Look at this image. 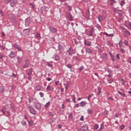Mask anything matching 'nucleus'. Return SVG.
Listing matches in <instances>:
<instances>
[{
  "instance_id": "obj_25",
  "label": "nucleus",
  "mask_w": 131,
  "mask_h": 131,
  "mask_svg": "<svg viewBox=\"0 0 131 131\" xmlns=\"http://www.w3.org/2000/svg\"><path fill=\"white\" fill-rule=\"evenodd\" d=\"M35 37H36V38H37L38 39H40V34H39V33H37Z\"/></svg>"
},
{
  "instance_id": "obj_56",
  "label": "nucleus",
  "mask_w": 131,
  "mask_h": 131,
  "mask_svg": "<svg viewBox=\"0 0 131 131\" xmlns=\"http://www.w3.org/2000/svg\"><path fill=\"white\" fill-rule=\"evenodd\" d=\"M94 128H95V129H98L99 128V125H98V124L95 125L94 126Z\"/></svg>"
},
{
  "instance_id": "obj_9",
  "label": "nucleus",
  "mask_w": 131,
  "mask_h": 131,
  "mask_svg": "<svg viewBox=\"0 0 131 131\" xmlns=\"http://www.w3.org/2000/svg\"><path fill=\"white\" fill-rule=\"evenodd\" d=\"M35 107L37 110H40L41 109V104L39 102H37L35 104Z\"/></svg>"
},
{
  "instance_id": "obj_39",
  "label": "nucleus",
  "mask_w": 131,
  "mask_h": 131,
  "mask_svg": "<svg viewBox=\"0 0 131 131\" xmlns=\"http://www.w3.org/2000/svg\"><path fill=\"white\" fill-rule=\"evenodd\" d=\"M118 94H119V95H121L122 96V97H125V93H122L120 91H118Z\"/></svg>"
},
{
  "instance_id": "obj_59",
  "label": "nucleus",
  "mask_w": 131,
  "mask_h": 131,
  "mask_svg": "<svg viewBox=\"0 0 131 131\" xmlns=\"http://www.w3.org/2000/svg\"><path fill=\"white\" fill-rule=\"evenodd\" d=\"M71 97H72L73 100H76V98H75V95L73 94V95L71 96Z\"/></svg>"
},
{
  "instance_id": "obj_23",
  "label": "nucleus",
  "mask_w": 131,
  "mask_h": 131,
  "mask_svg": "<svg viewBox=\"0 0 131 131\" xmlns=\"http://www.w3.org/2000/svg\"><path fill=\"white\" fill-rule=\"evenodd\" d=\"M55 61H60V56L58 55H55Z\"/></svg>"
},
{
  "instance_id": "obj_60",
  "label": "nucleus",
  "mask_w": 131,
  "mask_h": 131,
  "mask_svg": "<svg viewBox=\"0 0 131 131\" xmlns=\"http://www.w3.org/2000/svg\"><path fill=\"white\" fill-rule=\"evenodd\" d=\"M11 76H12V77H14V78L17 77V75H16V74H15V73H13Z\"/></svg>"
},
{
  "instance_id": "obj_41",
  "label": "nucleus",
  "mask_w": 131,
  "mask_h": 131,
  "mask_svg": "<svg viewBox=\"0 0 131 131\" xmlns=\"http://www.w3.org/2000/svg\"><path fill=\"white\" fill-rule=\"evenodd\" d=\"M101 126H100V128L99 129V130H101V129H103V128H104V123H101Z\"/></svg>"
},
{
  "instance_id": "obj_46",
  "label": "nucleus",
  "mask_w": 131,
  "mask_h": 131,
  "mask_svg": "<svg viewBox=\"0 0 131 131\" xmlns=\"http://www.w3.org/2000/svg\"><path fill=\"white\" fill-rule=\"evenodd\" d=\"M3 58H4V55L0 52V61L1 60H2V61H3Z\"/></svg>"
},
{
  "instance_id": "obj_12",
  "label": "nucleus",
  "mask_w": 131,
  "mask_h": 131,
  "mask_svg": "<svg viewBox=\"0 0 131 131\" xmlns=\"http://www.w3.org/2000/svg\"><path fill=\"white\" fill-rule=\"evenodd\" d=\"M58 51H59L60 54L64 51V47L61 44H58Z\"/></svg>"
},
{
  "instance_id": "obj_43",
  "label": "nucleus",
  "mask_w": 131,
  "mask_h": 131,
  "mask_svg": "<svg viewBox=\"0 0 131 131\" xmlns=\"http://www.w3.org/2000/svg\"><path fill=\"white\" fill-rule=\"evenodd\" d=\"M101 93V89L100 88H98V92L97 93V95L99 96V95H100Z\"/></svg>"
},
{
  "instance_id": "obj_20",
  "label": "nucleus",
  "mask_w": 131,
  "mask_h": 131,
  "mask_svg": "<svg viewBox=\"0 0 131 131\" xmlns=\"http://www.w3.org/2000/svg\"><path fill=\"white\" fill-rule=\"evenodd\" d=\"M85 51H86V53H88V54H92V53H93V51L90 49V48H86Z\"/></svg>"
},
{
  "instance_id": "obj_64",
  "label": "nucleus",
  "mask_w": 131,
  "mask_h": 131,
  "mask_svg": "<svg viewBox=\"0 0 131 131\" xmlns=\"http://www.w3.org/2000/svg\"><path fill=\"white\" fill-rule=\"evenodd\" d=\"M128 62L131 64V57L128 58Z\"/></svg>"
},
{
  "instance_id": "obj_33",
  "label": "nucleus",
  "mask_w": 131,
  "mask_h": 131,
  "mask_svg": "<svg viewBox=\"0 0 131 131\" xmlns=\"http://www.w3.org/2000/svg\"><path fill=\"white\" fill-rule=\"evenodd\" d=\"M67 8L68 9V11H69L70 12H71V11H72V6L68 5Z\"/></svg>"
},
{
  "instance_id": "obj_38",
  "label": "nucleus",
  "mask_w": 131,
  "mask_h": 131,
  "mask_svg": "<svg viewBox=\"0 0 131 131\" xmlns=\"http://www.w3.org/2000/svg\"><path fill=\"white\" fill-rule=\"evenodd\" d=\"M125 4V2H124V1H121L120 5L121 7H123Z\"/></svg>"
},
{
  "instance_id": "obj_58",
  "label": "nucleus",
  "mask_w": 131,
  "mask_h": 131,
  "mask_svg": "<svg viewBox=\"0 0 131 131\" xmlns=\"http://www.w3.org/2000/svg\"><path fill=\"white\" fill-rule=\"evenodd\" d=\"M124 127H125V126H124V125H121L120 127V128H121V129H124Z\"/></svg>"
},
{
  "instance_id": "obj_11",
  "label": "nucleus",
  "mask_w": 131,
  "mask_h": 131,
  "mask_svg": "<svg viewBox=\"0 0 131 131\" xmlns=\"http://www.w3.org/2000/svg\"><path fill=\"white\" fill-rule=\"evenodd\" d=\"M108 3H109L110 6L112 7L114 4H117V2L115 0H107Z\"/></svg>"
},
{
  "instance_id": "obj_22",
  "label": "nucleus",
  "mask_w": 131,
  "mask_h": 131,
  "mask_svg": "<svg viewBox=\"0 0 131 131\" xmlns=\"http://www.w3.org/2000/svg\"><path fill=\"white\" fill-rule=\"evenodd\" d=\"M84 45L88 47H91L92 46V43L91 42H88L86 41H84Z\"/></svg>"
},
{
  "instance_id": "obj_10",
  "label": "nucleus",
  "mask_w": 131,
  "mask_h": 131,
  "mask_svg": "<svg viewBox=\"0 0 131 131\" xmlns=\"http://www.w3.org/2000/svg\"><path fill=\"white\" fill-rule=\"evenodd\" d=\"M81 130L83 131H90V129H89V126H88L86 124H84L81 127Z\"/></svg>"
},
{
  "instance_id": "obj_44",
  "label": "nucleus",
  "mask_w": 131,
  "mask_h": 131,
  "mask_svg": "<svg viewBox=\"0 0 131 131\" xmlns=\"http://www.w3.org/2000/svg\"><path fill=\"white\" fill-rule=\"evenodd\" d=\"M119 46L120 48H122V40L119 41Z\"/></svg>"
},
{
  "instance_id": "obj_37",
  "label": "nucleus",
  "mask_w": 131,
  "mask_h": 131,
  "mask_svg": "<svg viewBox=\"0 0 131 131\" xmlns=\"http://www.w3.org/2000/svg\"><path fill=\"white\" fill-rule=\"evenodd\" d=\"M113 81H114V80H113V78H111L110 79L107 80L108 83H112Z\"/></svg>"
},
{
  "instance_id": "obj_34",
  "label": "nucleus",
  "mask_w": 131,
  "mask_h": 131,
  "mask_svg": "<svg viewBox=\"0 0 131 131\" xmlns=\"http://www.w3.org/2000/svg\"><path fill=\"white\" fill-rule=\"evenodd\" d=\"M8 17L10 19H13V18H14V14H12V13L9 14H8Z\"/></svg>"
},
{
  "instance_id": "obj_24",
  "label": "nucleus",
  "mask_w": 131,
  "mask_h": 131,
  "mask_svg": "<svg viewBox=\"0 0 131 131\" xmlns=\"http://www.w3.org/2000/svg\"><path fill=\"white\" fill-rule=\"evenodd\" d=\"M87 112L88 114H93V113H94V111H93V110L88 109Z\"/></svg>"
},
{
  "instance_id": "obj_1",
  "label": "nucleus",
  "mask_w": 131,
  "mask_h": 131,
  "mask_svg": "<svg viewBox=\"0 0 131 131\" xmlns=\"http://www.w3.org/2000/svg\"><path fill=\"white\" fill-rule=\"evenodd\" d=\"M6 109H7V107L6 106H4L3 108L2 109V112L3 113V115H5V116H7L8 117V116H11V114L10 113V112L6 111Z\"/></svg>"
},
{
  "instance_id": "obj_30",
  "label": "nucleus",
  "mask_w": 131,
  "mask_h": 131,
  "mask_svg": "<svg viewBox=\"0 0 131 131\" xmlns=\"http://www.w3.org/2000/svg\"><path fill=\"white\" fill-rule=\"evenodd\" d=\"M36 89L37 91H41V87L39 85H37L36 86Z\"/></svg>"
},
{
  "instance_id": "obj_14",
  "label": "nucleus",
  "mask_w": 131,
  "mask_h": 131,
  "mask_svg": "<svg viewBox=\"0 0 131 131\" xmlns=\"http://www.w3.org/2000/svg\"><path fill=\"white\" fill-rule=\"evenodd\" d=\"M86 105H88V102H86V101H83L80 102V107H85Z\"/></svg>"
},
{
  "instance_id": "obj_40",
  "label": "nucleus",
  "mask_w": 131,
  "mask_h": 131,
  "mask_svg": "<svg viewBox=\"0 0 131 131\" xmlns=\"http://www.w3.org/2000/svg\"><path fill=\"white\" fill-rule=\"evenodd\" d=\"M107 114H108V112L107 110H105L103 112V115H104V116H107Z\"/></svg>"
},
{
  "instance_id": "obj_7",
  "label": "nucleus",
  "mask_w": 131,
  "mask_h": 131,
  "mask_svg": "<svg viewBox=\"0 0 131 131\" xmlns=\"http://www.w3.org/2000/svg\"><path fill=\"white\" fill-rule=\"evenodd\" d=\"M67 53H68V54L70 56H72V55L75 54V53L74 52V50H73V49L72 47L69 49V50L67 51Z\"/></svg>"
},
{
  "instance_id": "obj_50",
  "label": "nucleus",
  "mask_w": 131,
  "mask_h": 131,
  "mask_svg": "<svg viewBox=\"0 0 131 131\" xmlns=\"http://www.w3.org/2000/svg\"><path fill=\"white\" fill-rule=\"evenodd\" d=\"M120 51L122 54H125V50L124 49L121 48Z\"/></svg>"
},
{
  "instance_id": "obj_52",
  "label": "nucleus",
  "mask_w": 131,
  "mask_h": 131,
  "mask_svg": "<svg viewBox=\"0 0 131 131\" xmlns=\"http://www.w3.org/2000/svg\"><path fill=\"white\" fill-rule=\"evenodd\" d=\"M21 123L23 125H26V121H21Z\"/></svg>"
},
{
  "instance_id": "obj_35",
  "label": "nucleus",
  "mask_w": 131,
  "mask_h": 131,
  "mask_svg": "<svg viewBox=\"0 0 131 131\" xmlns=\"http://www.w3.org/2000/svg\"><path fill=\"white\" fill-rule=\"evenodd\" d=\"M105 71H106L107 72H108L110 74H111V73H112V71H111V69L109 68L106 69Z\"/></svg>"
},
{
  "instance_id": "obj_28",
  "label": "nucleus",
  "mask_w": 131,
  "mask_h": 131,
  "mask_svg": "<svg viewBox=\"0 0 131 131\" xmlns=\"http://www.w3.org/2000/svg\"><path fill=\"white\" fill-rule=\"evenodd\" d=\"M98 20H99V22H102V20L103 19V16H99L98 17Z\"/></svg>"
},
{
  "instance_id": "obj_54",
  "label": "nucleus",
  "mask_w": 131,
  "mask_h": 131,
  "mask_svg": "<svg viewBox=\"0 0 131 131\" xmlns=\"http://www.w3.org/2000/svg\"><path fill=\"white\" fill-rule=\"evenodd\" d=\"M47 91H52V89H51V86L48 85L47 86Z\"/></svg>"
},
{
  "instance_id": "obj_53",
  "label": "nucleus",
  "mask_w": 131,
  "mask_h": 131,
  "mask_svg": "<svg viewBox=\"0 0 131 131\" xmlns=\"http://www.w3.org/2000/svg\"><path fill=\"white\" fill-rule=\"evenodd\" d=\"M5 4H9V3H10L11 0H4Z\"/></svg>"
},
{
  "instance_id": "obj_45",
  "label": "nucleus",
  "mask_w": 131,
  "mask_h": 131,
  "mask_svg": "<svg viewBox=\"0 0 131 131\" xmlns=\"http://www.w3.org/2000/svg\"><path fill=\"white\" fill-rule=\"evenodd\" d=\"M84 69V67L82 66L80 68H79V71H82Z\"/></svg>"
},
{
  "instance_id": "obj_17",
  "label": "nucleus",
  "mask_w": 131,
  "mask_h": 131,
  "mask_svg": "<svg viewBox=\"0 0 131 131\" xmlns=\"http://www.w3.org/2000/svg\"><path fill=\"white\" fill-rule=\"evenodd\" d=\"M94 32H95V30L94 29V28H92L89 33L90 36H93Z\"/></svg>"
},
{
  "instance_id": "obj_51",
  "label": "nucleus",
  "mask_w": 131,
  "mask_h": 131,
  "mask_svg": "<svg viewBox=\"0 0 131 131\" xmlns=\"http://www.w3.org/2000/svg\"><path fill=\"white\" fill-rule=\"evenodd\" d=\"M86 16L90 17V10H88L86 11Z\"/></svg>"
},
{
  "instance_id": "obj_16",
  "label": "nucleus",
  "mask_w": 131,
  "mask_h": 131,
  "mask_svg": "<svg viewBox=\"0 0 131 131\" xmlns=\"http://www.w3.org/2000/svg\"><path fill=\"white\" fill-rule=\"evenodd\" d=\"M30 112L32 114H33V115H35V114H36V111H35V110L34 109V108H31L30 110H29Z\"/></svg>"
},
{
  "instance_id": "obj_47",
  "label": "nucleus",
  "mask_w": 131,
  "mask_h": 131,
  "mask_svg": "<svg viewBox=\"0 0 131 131\" xmlns=\"http://www.w3.org/2000/svg\"><path fill=\"white\" fill-rule=\"evenodd\" d=\"M24 31H27V33H30V30L29 29H25Z\"/></svg>"
},
{
  "instance_id": "obj_49",
  "label": "nucleus",
  "mask_w": 131,
  "mask_h": 131,
  "mask_svg": "<svg viewBox=\"0 0 131 131\" xmlns=\"http://www.w3.org/2000/svg\"><path fill=\"white\" fill-rule=\"evenodd\" d=\"M39 95L41 98H43V96H45V94L42 92H39Z\"/></svg>"
},
{
  "instance_id": "obj_5",
  "label": "nucleus",
  "mask_w": 131,
  "mask_h": 131,
  "mask_svg": "<svg viewBox=\"0 0 131 131\" xmlns=\"http://www.w3.org/2000/svg\"><path fill=\"white\" fill-rule=\"evenodd\" d=\"M29 60H25V63L22 65L23 68H28L29 67Z\"/></svg>"
},
{
  "instance_id": "obj_19",
  "label": "nucleus",
  "mask_w": 131,
  "mask_h": 131,
  "mask_svg": "<svg viewBox=\"0 0 131 131\" xmlns=\"http://www.w3.org/2000/svg\"><path fill=\"white\" fill-rule=\"evenodd\" d=\"M107 55H108L107 53L102 54V60H106V59H107Z\"/></svg>"
},
{
  "instance_id": "obj_55",
  "label": "nucleus",
  "mask_w": 131,
  "mask_h": 131,
  "mask_svg": "<svg viewBox=\"0 0 131 131\" xmlns=\"http://www.w3.org/2000/svg\"><path fill=\"white\" fill-rule=\"evenodd\" d=\"M49 116H51V117H53V116H54V114H53V113H52V112H49Z\"/></svg>"
},
{
  "instance_id": "obj_36",
  "label": "nucleus",
  "mask_w": 131,
  "mask_h": 131,
  "mask_svg": "<svg viewBox=\"0 0 131 131\" xmlns=\"http://www.w3.org/2000/svg\"><path fill=\"white\" fill-rule=\"evenodd\" d=\"M5 91V87L0 86V93H3Z\"/></svg>"
},
{
  "instance_id": "obj_63",
  "label": "nucleus",
  "mask_w": 131,
  "mask_h": 131,
  "mask_svg": "<svg viewBox=\"0 0 131 131\" xmlns=\"http://www.w3.org/2000/svg\"><path fill=\"white\" fill-rule=\"evenodd\" d=\"M74 41H75V43H76V45H78L79 43V41H77V40H76V39H74Z\"/></svg>"
},
{
  "instance_id": "obj_61",
  "label": "nucleus",
  "mask_w": 131,
  "mask_h": 131,
  "mask_svg": "<svg viewBox=\"0 0 131 131\" xmlns=\"http://www.w3.org/2000/svg\"><path fill=\"white\" fill-rule=\"evenodd\" d=\"M0 14L1 16H4V11L3 10H0Z\"/></svg>"
},
{
  "instance_id": "obj_8",
  "label": "nucleus",
  "mask_w": 131,
  "mask_h": 131,
  "mask_svg": "<svg viewBox=\"0 0 131 131\" xmlns=\"http://www.w3.org/2000/svg\"><path fill=\"white\" fill-rule=\"evenodd\" d=\"M49 30L52 33H56L57 32V29L50 26H49Z\"/></svg>"
},
{
  "instance_id": "obj_3",
  "label": "nucleus",
  "mask_w": 131,
  "mask_h": 131,
  "mask_svg": "<svg viewBox=\"0 0 131 131\" xmlns=\"http://www.w3.org/2000/svg\"><path fill=\"white\" fill-rule=\"evenodd\" d=\"M10 53L9 54L8 57L11 59H14L17 56V52L11 51Z\"/></svg>"
},
{
  "instance_id": "obj_31",
  "label": "nucleus",
  "mask_w": 131,
  "mask_h": 131,
  "mask_svg": "<svg viewBox=\"0 0 131 131\" xmlns=\"http://www.w3.org/2000/svg\"><path fill=\"white\" fill-rule=\"evenodd\" d=\"M69 118L70 119H73V115L72 114V113L69 114Z\"/></svg>"
},
{
  "instance_id": "obj_13",
  "label": "nucleus",
  "mask_w": 131,
  "mask_h": 131,
  "mask_svg": "<svg viewBox=\"0 0 131 131\" xmlns=\"http://www.w3.org/2000/svg\"><path fill=\"white\" fill-rule=\"evenodd\" d=\"M17 0H11L10 4L11 7H15V5L16 4H17Z\"/></svg>"
},
{
  "instance_id": "obj_48",
  "label": "nucleus",
  "mask_w": 131,
  "mask_h": 131,
  "mask_svg": "<svg viewBox=\"0 0 131 131\" xmlns=\"http://www.w3.org/2000/svg\"><path fill=\"white\" fill-rule=\"evenodd\" d=\"M124 45H125V46H128V41H127V40H124Z\"/></svg>"
},
{
  "instance_id": "obj_18",
  "label": "nucleus",
  "mask_w": 131,
  "mask_h": 131,
  "mask_svg": "<svg viewBox=\"0 0 131 131\" xmlns=\"http://www.w3.org/2000/svg\"><path fill=\"white\" fill-rule=\"evenodd\" d=\"M117 13H118L119 16H122V15H123V11L121 10H118L117 11Z\"/></svg>"
},
{
  "instance_id": "obj_29",
  "label": "nucleus",
  "mask_w": 131,
  "mask_h": 131,
  "mask_svg": "<svg viewBox=\"0 0 131 131\" xmlns=\"http://www.w3.org/2000/svg\"><path fill=\"white\" fill-rule=\"evenodd\" d=\"M32 71H33L32 68L30 69L28 73V75H31V74H32Z\"/></svg>"
},
{
  "instance_id": "obj_62",
  "label": "nucleus",
  "mask_w": 131,
  "mask_h": 131,
  "mask_svg": "<svg viewBox=\"0 0 131 131\" xmlns=\"http://www.w3.org/2000/svg\"><path fill=\"white\" fill-rule=\"evenodd\" d=\"M74 107H75V108H78V107H79V103H77L75 104Z\"/></svg>"
},
{
  "instance_id": "obj_21",
  "label": "nucleus",
  "mask_w": 131,
  "mask_h": 131,
  "mask_svg": "<svg viewBox=\"0 0 131 131\" xmlns=\"http://www.w3.org/2000/svg\"><path fill=\"white\" fill-rule=\"evenodd\" d=\"M30 5L31 6V9L33 11H35V5L33 3H30Z\"/></svg>"
},
{
  "instance_id": "obj_6",
  "label": "nucleus",
  "mask_w": 131,
  "mask_h": 131,
  "mask_svg": "<svg viewBox=\"0 0 131 131\" xmlns=\"http://www.w3.org/2000/svg\"><path fill=\"white\" fill-rule=\"evenodd\" d=\"M66 15L70 21H72L73 20V16L71 14V12H67Z\"/></svg>"
},
{
  "instance_id": "obj_4",
  "label": "nucleus",
  "mask_w": 131,
  "mask_h": 131,
  "mask_svg": "<svg viewBox=\"0 0 131 131\" xmlns=\"http://www.w3.org/2000/svg\"><path fill=\"white\" fill-rule=\"evenodd\" d=\"M32 20H31V18L30 17H29L28 18H27L25 19V26L26 27H28V26H29V25H30V24L31 23Z\"/></svg>"
},
{
  "instance_id": "obj_27",
  "label": "nucleus",
  "mask_w": 131,
  "mask_h": 131,
  "mask_svg": "<svg viewBox=\"0 0 131 131\" xmlns=\"http://www.w3.org/2000/svg\"><path fill=\"white\" fill-rule=\"evenodd\" d=\"M50 105H51V102H48V103H47L45 106V109H47V108H49V106H50Z\"/></svg>"
},
{
  "instance_id": "obj_2",
  "label": "nucleus",
  "mask_w": 131,
  "mask_h": 131,
  "mask_svg": "<svg viewBox=\"0 0 131 131\" xmlns=\"http://www.w3.org/2000/svg\"><path fill=\"white\" fill-rule=\"evenodd\" d=\"M47 9H48V7L46 6H43L41 7L40 9L41 15H42L43 17H45V15H43V14H47V12L48 11H47Z\"/></svg>"
},
{
  "instance_id": "obj_15",
  "label": "nucleus",
  "mask_w": 131,
  "mask_h": 131,
  "mask_svg": "<svg viewBox=\"0 0 131 131\" xmlns=\"http://www.w3.org/2000/svg\"><path fill=\"white\" fill-rule=\"evenodd\" d=\"M17 60L18 64H21V63H22V61H23V59L20 56L17 57Z\"/></svg>"
},
{
  "instance_id": "obj_26",
  "label": "nucleus",
  "mask_w": 131,
  "mask_h": 131,
  "mask_svg": "<svg viewBox=\"0 0 131 131\" xmlns=\"http://www.w3.org/2000/svg\"><path fill=\"white\" fill-rule=\"evenodd\" d=\"M28 122L30 126H32V125H33V121H32V120H31L30 121H28Z\"/></svg>"
},
{
  "instance_id": "obj_32",
  "label": "nucleus",
  "mask_w": 131,
  "mask_h": 131,
  "mask_svg": "<svg viewBox=\"0 0 131 131\" xmlns=\"http://www.w3.org/2000/svg\"><path fill=\"white\" fill-rule=\"evenodd\" d=\"M14 48L15 49H17L18 51H22V50L20 49V48H19V46H18V45H15L14 46Z\"/></svg>"
},
{
  "instance_id": "obj_42",
  "label": "nucleus",
  "mask_w": 131,
  "mask_h": 131,
  "mask_svg": "<svg viewBox=\"0 0 131 131\" xmlns=\"http://www.w3.org/2000/svg\"><path fill=\"white\" fill-rule=\"evenodd\" d=\"M66 66L67 67H68V68H70V69H71V68H72V65L70 64H66Z\"/></svg>"
},
{
  "instance_id": "obj_57",
  "label": "nucleus",
  "mask_w": 131,
  "mask_h": 131,
  "mask_svg": "<svg viewBox=\"0 0 131 131\" xmlns=\"http://www.w3.org/2000/svg\"><path fill=\"white\" fill-rule=\"evenodd\" d=\"M125 33H127V34H128V35H130V32H129V31H128V30L125 31Z\"/></svg>"
}]
</instances>
